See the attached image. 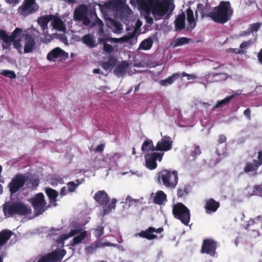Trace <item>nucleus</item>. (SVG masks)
Returning <instances> with one entry per match:
<instances>
[{
  "mask_svg": "<svg viewBox=\"0 0 262 262\" xmlns=\"http://www.w3.org/2000/svg\"><path fill=\"white\" fill-rule=\"evenodd\" d=\"M22 37H24L25 40L24 52L28 53L32 52L35 45L32 35L26 31L23 32L21 28H16L12 32L11 35L9 36L6 31L0 29V39L3 40L2 47L4 49L9 48L12 42L14 48L20 51L22 49L21 44Z\"/></svg>",
  "mask_w": 262,
  "mask_h": 262,
  "instance_id": "nucleus-1",
  "label": "nucleus"
},
{
  "mask_svg": "<svg viewBox=\"0 0 262 262\" xmlns=\"http://www.w3.org/2000/svg\"><path fill=\"white\" fill-rule=\"evenodd\" d=\"M136 2L147 14L151 13L156 20L162 19L174 6L171 0H130V3Z\"/></svg>",
  "mask_w": 262,
  "mask_h": 262,
  "instance_id": "nucleus-2",
  "label": "nucleus"
},
{
  "mask_svg": "<svg viewBox=\"0 0 262 262\" xmlns=\"http://www.w3.org/2000/svg\"><path fill=\"white\" fill-rule=\"evenodd\" d=\"M233 11L229 1H221L219 5L213 8L212 11L203 13L202 17H207L214 22L224 24L231 19Z\"/></svg>",
  "mask_w": 262,
  "mask_h": 262,
  "instance_id": "nucleus-3",
  "label": "nucleus"
},
{
  "mask_svg": "<svg viewBox=\"0 0 262 262\" xmlns=\"http://www.w3.org/2000/svg\"><path fill=\"white\" fill-rule=\"evenodd\" d=\"M158 183L162 184L167 188L174 189L178 183L179 176L177 170L163 169L156 176Z\"/></svg>",
  "mask_w": 262,
  "mask_h": 262,
  "instance_id": "nucleus-4",
  "label": "nucleus"
},
{
  "mask_svg": "<svg viewBox=\"0 0 262 262\" xmlns=\"http://www.w3.org/2000/svg\"><path fill=\"white\" fill-rule=\"evenodd\" d=\"M3 211L6 217H10L15 214L20 216L30 214L32 209L30 206L23 202H6L3 205Z\"/></svg>",
  "mask_w": 262,
  "mask_h": 262,
  "instance_id": "nucleus-5",
  "label": "nucleus"
},
{
  "mask_svg": "<svg viewBox=\"0 0 262 262\" xmlns=\"http://www.w3.org/2000/svg\"><path fill=\"white\" fill-rule=\"evenodd\" d=\"M172 213L174 217L181 221L185 225H188L190 220L189 209L183 203H179L173 205Z\"/></svg>",
  "mask_w": 262,
  "mask_h": 262,
  "instance_id": "nucleus-6",
  "label": "nucleus"
},
{
  "mask_svg": "<svg viewBox=\"0 0 262 262\" xmlns=\"http://www.w3.org/2000/svg\"><path fill=\"white\" fill-rule=\"evenodd\" d=\"M36 216L42 214L48 208L46 201L42 193H38L30 200Z\"/></svg>",
  "mask_w": 262,
  "mask_h": 262,
  "instance_id": "nucleus-7",
  "label": "nucleus"
},
{
  "mask_svg": "<svg viewBox=\"0 0 262 262\" xmlns=\"http://www.w3.org/2000/svg\"><path fill=\"white\" fill-rule=\"evenodd\" d=\"M28 177L21 173L17 174L8 184L11 194L16 193L25 184Z\"/></svg>",
  "mask_w": 262,
  "mask_h": 262,
  "instance_id": "nucleus-8",
  "label": "nucleus"
},
{
  "mask_svg": "<svg viewBox=\"0 0 262 262\" xmlns=\"http://www.w3.org/2000/svg\"><path fill=\"white\" fill-rule=\"evenodd\" d=\"M164 153L153 152L145 156V165L150 170H154L157 167L156 160L161 161L162 160Z\"/></svg>",
  "mask_w": 262,
  "mask_h": 262,
  "instance_id": "nucleus-9",
  "label": "nucleus"
},
{
  "mask_svg": "<svg viewBox=\"0 0 262 262\" xmlns=\"http://www.w3.org/2000/svg\"><path fill=\"white\" fill-rule=\"evenodd\" d=\"M66 254L64 249L56 250L45 255L37 262H57L61 260Z\"/></svg>",
  "mask_w": 262,
  "mask_h": 262,
  "instance_id": "nucleus-10",
  "label": "nucleus"
},
{
  "mask_svg": "<svg viewBox=\"0 0 262 262\" xmlns=\"http://www.w3.org/2000/svg\"><path fill=\"white\" fill-rule=\"evenodd\" d=\"M38 6L33 0H24L18 8V12L24 16H27L38 10Z\"/></svg>",
  "mask_w": 262,
  "mask_h": 262,
  "instance_id": "nucleus-11",
  "label": "nucleus"
},
{
  "mask_svg": "<svg viewBox=\"0 0 262 262\" xmlns=\"http://www.w3.org/2000/svg\"><path fill=\"white\" fill-rule=\"evenodd\" d=\"M68 57V53L57 47L51 50L48 54L47 58L49 61H56L65 60Z\"/></svg>",
  "mask_w": 262,
  "mask_h": 262,
  "instance_id": "nucleus-12",
  "label": "nucleus"
},
{
  "mask_svg": "<svg viewBox=\"0 0 262 262\" xmlns=\"http://www.w3.org/2000/svg\"><path fill=\"white\" fill-rule=\"evenodd\" d=\"M217 248V242L212 239L207 238L203 241L201 247V253L213 256Z\"/></svg>",
  "mask_w": 262,
  "mask_h": 262,
  "instance_id": "nucleus-13",
  "label": "nucleus"
},
{
  "mask_svg": "<svg viewBox=\"0 0 262 262\" xmlns=\"http://www.w3.org/2000/svg\"><path fill=\"white\" fill-rule=\"evenodd\" d=\"M172 141L170 137L165 136L159 141L155 147V149L158 151H166L172 148Z\"/></svg>",
  "mask_w": 262,
  "mask_h": 262,
  "instance_id": "nucleus-14",
  "label": "nucleus"
},
{
  "mask_svg": "<svg viewBox=\"0 0 262 262\" xmlns=\"http://www.w3.org/2000/svg\"><path fill=\"white\" fill-rule=\"evenodd\" d=\"M88 7L84 4L80 5L74 12V19L75 20L81 21V19L88 15Z\"/></svg>",
  "mask_w": 262,
  "mask_h": 262,
  "instance_id": "nucleus-15",
  "label": "nucleus"
},
{
  "mask_svg": "<svg viewBox=\"0 0 262 262\" xmlns=\"http://www.w3.org/2000/svg\"><path fill=\"white\" fill-rule=\"evenodd\" d=\"M106 71L112 70L111 68L112 67H102ZM115 69H114V74L118 77H124L127 73L128 75H130L129 73V67H115Z\"/></svg>",
  "mask_w": 262,
  "mask_h": 262,
  "instance_id": "nucleus-16",
  "label": "nucleus"
},
{
  "mask_svg": "<svg viewBox=\"0 0 262 262\" xmlns=\"http://www.w3.org/2000/svg\"><path fill=\"white\" fill-rule=\"evenodd\" d=\"M220 206L219 202L215 201L213 199H210L206 202L205 209L207 213L215 212Z\"/></svg>",
  "mask_w": 262,
  "mask_h": 262,
  "instance_id": "nucleus-17",
  "label": "nucleus"
},
{
  "mask_svg": "<svg viewBox=\"0 0 262 262\" xmlns=\"http://www.w3.org/2000/svg\"><path fill=\"white\" fill-rule=\"evenodd\" d=\"M94 199L100 205H106L109 201L107 193L103 190L98 191L94 197Z\"/></svg>",
  "mask_w": 262,
  "mask_h": 262,
  "instance_id": "nucleus-18",
  "label": "nucleus"
},
{
  "mask_svg": "<svg viewBox=\"0 0 262 262\" xmlns=\"http://www.w3.org/2000/svg\"><path fill=\"white\" fill-rule=\"evenodd\" d=\"M67 187L64 186L61 188L60 191V195L61 196L66 195L69 193H72L76 191L77 188V185H75V182L71 181L67 184Z\"/></svg>",
  "mask_w": 262,
  "mask_h": 262,
  "instance_id": "nucleus-19",
  "label": "nucleus"
},
{
  "mask_svg": "<svg viewBox=\"0 0 262 262\" xmlns=\"http://www.w3.org/2000/svg\"><path fill=\"white\" fill-rule=\"evenodd\" d=\"M155 228L149 227L145 230L141 231L139 233V235L142 238L148 240H152L157 238V235L154 234Z\"/></svg>",
  "mask_w": 262,
  "mask_h": 262,
  "instance_id": "nucleus-20",
  "label": "nucleus"
},
{
  "mask_svg": "<svg viewBox=\"0 0 262 262\" xmlns=\"http://www.w3.org/2000/svg\"><path fill=\"white\" fill-rule=\"evenodd\" d=\"M45 192L49 198L50 203L53 204L54 206H56L57 205L56 202L58 195V192L53 188L47 187L45 188Z\"/></svg>",
  "mask_w": 262,
  "mask_h": 262,
  "instance_id": "nucleus-21",
  "label": "nucleus"
},
{
  "mask_svg": "<svg viewBox=\"0 0 262 262\" xmlns=\"http://www.w3.org/2000/svg\"><path fill=\"white\" fill-rule=\"evenodd\" d=\"M180 77L181 74L179 73H176L169 76L165 79L160 80L159 83L162 86H166L168 85L172 84L176 80L180 78Z\"/></svg>",
  "mask_w": 262,
  "mask_h": 262,
  "instance_id": "nucleus-22",
  "label": "nucleus"
},
{
  "mask_svg": "<svg viewBox=\"0 0 262 262\" xmlns=\"http://www.w3.org/2000/svg\"><path fill=\"white\" fill-rule=\"evenodd\" d=\"M185 14L182 12L179 14L176 18L174 21L175 27L176 30H182L185 28Z\"/></svg>",
  "mask_w": 262,
  "mask_h": 262,
  "instance_id": "nucleus-23",
  "label": "nucleus"
},
{
  "mask_svg": "<svg viewBox=\"0 0 262 262\" xmlns=\"http://www.w3.org/2000/svg\"><path fill=\"white\" fill-rule=\"evenodd\" d=\"M259 167V164L253 160L252 162H247L246 163L245 166L244 168V171L245 173L256 171Z\"/></svg>",
  "mask_w": 262,
  "mask_h": 262,
  "instance_id": "nucleus-24",
  "label": "nucleus"
},
{
  "mask_svg": "<svg viewBox=\"0 0 262 262\" xmlns=\"http://www.w3.org/2000/svg\"><path fill=\"white\" fill-rule=\"evenodd\" d=\"M82 42L90 48H94L97 46L94 39V36L92 34H88L82 38Z\"/></svg>",
  "mask_w": 262,
  "mask_h": 262,
  "instance_id": "nucleus-25",
  "label": "nucleus"
},
{
  "mask_svg": "<svg viewBox=\"0 0 262 262\" xmlns=\"http://www.w3.org/2000/svg\"><path fill=\"white\" fill-rule=\"evenodd\" d=\"M52 17H53V15L50 14L41 16L38 18V23L43 31L48 29V24L52 20Z\"/></svg>",
  "mask_w": 262,
  "mask_h": 262,
  "instance_id": "nucleus-26",
  "label": "nucleus"
},
{
  "mask_svg": "<svg viewBox=\"0 0 262 262\" xmlns=\"http://www.w3.org/2000/svg\"><path fill=\"white\" fill-rule=\"evenodd\" d=\"M11 235L12 232L10 230H4L0 232V248L7 243Z\"/></svg>",
  "mask_w": 262,
  "mask_h": 262,
  "instance_id": "nucleus-27",
  "label": "nucleus"
},
{
  "mask_svg": "<svg viewBox=\"0 0 262 262\" xmlns=\"http://www.w3.org/2000/svg\"><path fill=\"white\" fill-rule=\"evenodd\" d=\"M106 39L107 38L105 37L104 35L100 36L98 38V43L101 44L103 43V51L107 54H111L113 52L114 49L112 46L105 42Z\"/></svg>",
  "mask_w": 262,
  "mask_h": 262,
  "instance_id": "nucleus-28",
  "label": "nucleus"
},
{
  "mask_svg": "<svg viewBox=\"0 0 262 262\" xmlns=\"http://www.w3.org/2000/svg\"><path fill=\"white\" fill-rule=\"evenodd\" d=\"M53 17H52L51 20H52L51 24L53 28L55 29L62 31L64 29V24L62 20L60 18L54 15H53Z\"/></svg>",
  "mask_w": 262,
  "mask_h": 262,
  "instance_id": "nucleus-29",
  "label": "nucleus"
},
{
  "mask_svg": "<svg viewBox=\"0 0 262 262\" xmlns=\"http://www.w3.org/2000/svg\"><path fill=\"white\" fill-rule=\"evenodd\" d=\"M167 196L166 194L162 190L158 191L154 197V203L158 205H161L165 200Z\"/></svg>",
  "mask_w": 262,
  "mask_h": 262,
  "instance_id": "nucleus-30",
  "label": "nucleus"
},
{
  "mask_svg": "<svg viewBox=\"0 0 262 262\" xmlns=\"http://www.w3.org/2000/svg\"><path fill=\"white\" fill-rule=\"evenodd\" d=\"M234 97L235 95H232L226 97L223 100L217 101L216 104L213 106L212 110H214L215 108H222L224 107V106L227 105Z\"/></svg>",
  "mask_w": 262,
  "mask_h": 262,
  "instance_id": "nucleus-31",
  "label": "nucleus"
},
{
  "mask_svg": "<svg viewBox=\"0 0 262 262\" xmlns=\"http://www.w3.org/2000/svg\"><path fill=\"white\" fill-rule=\"evenodd\" d=\"M153 45L152 38L148 37L143 40L140 44L139 49L148 50L151 49Z\"/></svg>",
  "mask_w": 262,
  "mask_h": 262,
  "instance_id": "nucleus-32",
  "label": "nucleus"
},
{
  "mask_svg": "<svg viewBox=\"0 0 262 262\" xmlns=\"http://www.w3.org/2000/svg\"><path fill=\"white\" fill-rule=\"evenodd\" d=\"M191 190V187L189 185H184V187L179 188L177 190V196L183 198L187 195Z\"/></svg>",
  "mask_w": 262,
  "mask_h": 262,
  "instance_id": "nucleus-33",
  "label": "nucleus"
},
{
  "mask_svg": "<svg viewBox=\"0 0 262 262\" xmlns=\"http://www.w3.org/2000/svg\"><path fill=\"white\" fill-rule=\"evenodd\" d=\"M87 235V231H84L80 233L78 235L75 236L71 241L70 244L72 246H75L79 244L81 241L84 239Z\"/></svg>",
  "mask_w": 262,
  "mask_h": 262,
  "instance_id": "nucleus-34",
  "label": "nucleus"
},
{
  "mask_svg": "<svg viewBox=\"0 0 262 262\" xmlns=\"http://www.w3.org/2000/svg\"><path fill=\"white\" fill-rule=\"evenodd\" d=\"M141 149L142 151H155V147L153 145L152 141L150 140H146L143 143Z\"/></svg>",
  "mask_w": 262,
  "mask_h": 262,
  "instance_id": "nucleus-35",
  "label": "nucleus"
},
{
  "mask_svg": "<svg viewBox=\"0 0 262 262\" xmlns=\"http://www.w3.org/2000/svg\"><path fill=\"white\" fill-rule=\"evenodd\" d=\"M189 40L190 39L185 37H179L175 40L174 47L180 46L187 43L189 42Z\"/></svg>",
  "mask_w": 262,
  "mask_h": 262,
  "instance_id": "nucleus-36",
  "label": "nucleus"
},
{
  "mask_svg": "<svg viewBox=\"0 0 262 262\" xmlns=\"http://www.w3.org/2000/svg\"><path fill=\"white\" fill-rule=\"evenodd\" d=\"M261 24L260 23H256L252 24H250L248 30L250 33H252L254 32H257L260 28Z\"/></svg>",
  "mask_w": 262,
  "mask_h": 262,
  "instance_id": "nucleus-37",
  "label": "nucleus"
},
{
  "mask_svg": "<svg viewBox=\"0 0 262 262\" xmlns=\"http://www.w3.org/2000/svg\"><path fill=\"white\" fill-rule=\"evenodd\" d=\"M188 26H187L186 30L189 31H191L196 26V22L194 18H187Z\"/></svg>",
  "mask_w": 262,
  "mask_h": 262,
  "instance_id": "nucleus-38",
  "label": "nucleus"
},
{
  "mask_svg": "<svg viewBox=\"0 0 262 262\" xmlns=\"http://www.w3.org/2000/svg\"><path fill=\"white\" fill-rule=\"evenodd\" d=\"M1 74L7 77L13 79L15 78L16 76L15 72L13 71L5 70H3Z\"/></svg>",
  "mask_w": 262,
  "mask_h": 262,
  "instance_id": "nucleus-39",
  "label": "nucleus"
},
{
  "mask_svg": "<svg viewBox=\"0 0 262 262\" xmlns=\"http://www.w3.org/2000/svg\"><path fill=\"white\" fill-rule=\"evenodd\" d=\"M96 23L99 26V30L98 32V35L100 36L104 35V32L103 30V22L99 18H98L97 20L96 21Z\"/></svg>",
  "mask_w": 262,
  "mask_h": 262,
  "instance_id": "nucleus-40",
  "label": "nucleus"
},
{
  "mask_svg": "<svg viewBox=\"0 0 262 262\" xmlns=\"http://www.w3.org/2000/svg\"><path fill=\"white\" fill-rule=\"evenodd\" d=\"M104 234V227L99 226L95 230L94 235L96 238H99Z\"/></svg>",
  "mask_w": 262,
  "mask_h": 262,
  "instance_id": "nucleus-41",
  "label": "nucleus"
},
{
  "mask_svg": "<svg viewBox=\"0 0 262 262\" xmlns=\"http://www.w3.org/2000/svg\"><path fill=\"white\" fill-rule=\"evenodd\" d=\"M136 35V32L134 31L132 33H128L127 35L124 36L122 37V40L125 42H128L129 40H130L132 39H133Z\"/></svg>",
  "mask_w": 262,
  "mask_h": 262,
  "instance_id": "nucleus-42",
  "label": "nucleus"
},
{
  "mask_svg": "<svg viewBox=\"0 0 262 262\" xmlns=\"http://www.w3.org/2000/svg\"><path fill=\"white\" fill-rule=\"evenodd\" d=\"M29 184L31 185L30 187L35 188L39 184V180L38 178H32L30 179Z\"/></svg>",
  "mask_w": 262,
  "mask_h": 262,
  "instance_id": "nucleus-43",
  "label": "nucleus"
},
{
  "mask_svg": "<svg viewBox=\"0 0 262 262\" xmlns=\"http://www.w3.org/2000/svg\"><path fill=\"white\" fill-rule=\"evenodd\" d=\"M201 153L200 147L199 146H195L194 150L191 152V156L192 157L195 158L196 156L200 155Z\"/></svg>",
  "mask_w": 262,
  "mask_h": 262,
  "instance_id": "nucleus-44",
  "label": "nucleus"
},
{
  "mask_svg": "<svg viewBox=\"0 0 262 262\" xmlns=\"http://www.w3.org/2000/svg\"><path fill=\"white\" fill-rule=\"evenodd\" d=\"M180 74H181V76H182V77L186 76L187 80L194 79L196 78V77H197L195 74H187L186 73H185V72H183Z\"/></svg>",
  "mask_w": 262,
  "mask_h": 262,
  "instance_id": "nucleus-45",
  "label": "nucleus"
},
{
  "mask_svg": "<svg viewBox=\"0 0 262 262\" xmlns=\"http://www.w3.org/2000/svg\"><path fill=\"white\" fill-rule=\"evenodd\" d=\"M81 229H72L68 233V237H72V236H73L79 233H81Z\"/></svg>",
  "mask_w": 262,
  "mask_h": 262,
  "instance_id": "nucleus-46",
  "label": "nucleus"
},
{
  "mask_svg": "<svg viewBox=\"0 0 262 262\" xmlns=\"http://www.w3.org/2000/svg\"><path fill=\"white\" fill-rule=\"evenodd\" d=\"M251 40H248L247 41H244L240 45V48L241 50H242V49H246L249 47V46L251 45Z\"/></svg>",
  "mask_w": 262,
  "mask_h": 262,
  "instance_id": "nucleus-47",
  "label": "nucleus"
},
{
  "mask_svg": "<svg viewBox=\"0 0 262 262\" xmlns=\"http://www.w3.org/2000/svg\"><path fill=\"white\" fill-rule=\"evenodd\" d=\"M227 140V138L224 135H220L219 136L218 143L219 144H222L225 143Z\"/></svg>",
  "mask_w": 262,
  "mask_h": 262,
  "instance_id": "nucleus-48",
  "label": "nucleus"
},
{
  "mask_svg": "<svg viewBox=\"0 0 262 262\" xmlns=\"http://www.w3.org/2000/svg\"><path fill=\"white\" fill-rule=\"evenodd\" d=\"M257 158L258 160L254 159V160L256 162V163H259L260 166L262 165V150L258 151Z\"/></svg>",
  "mask_w": 262,
  "mask_h": 262,
  "instance_id": "nucleus-49",
  "label": "nucleus"
},
{
  "mask_svg": "<svg viewBox=\"0 0 262 262\" xmlns=\"http://www.w3.org/2000/svg\"><path fill=\"white\" fill-rule=\"evenodd\" d=\"M186 14H187V18L190 19L191 18L194 17L193 12L190 8H189L187 9Z\"/></svg>",
  "mask_w": 262,
  "mask_h": 262,
  "instance_id": "nucleus-50",
  "label": "nucleus"
},
{
  "mask_svg": "<svg viewBox=\"0 0 262 262\" xmlns=\"http://www.w3.org/2000/svg\"><path fill=\"white\" fill-rule=\"evenodd\" d=\"M146 13L147 15H148V14H147L146 12ZM150 14H151V13H150L149 14V15ZM145 19H146V22H147L148 24H150V25H151V24H153V23H154V20H153V18H152V17H151L149 16H148V15H145Z\"/></svg>",
  "mask_w": 262,
  "mask_h": 262,
  "instance_id": "nucleus-51",
  "label": "nucleus"
},
{
  "mask_svg": "<svg viewBox=\"0 0 262 262\" xmlns=\"http://www.w3.org/2000/svg\"><path fill=\"white\" fill-rule=\"evenodd\" d=\"M104 205V206L103 207V210H104V213H109L110 212H111L112 211V209L113 208L111 207V205Z\"/></svg>",
  "mask_w": 262,
  "mask_h": 262,
  "instance_id": "nucleus-52",
  "label": "nucleus"
},
{
  "mask_svg": "<svg viewBox=\"0 0 262 262\" xmlns=\"http://www.w3.org/2000/svg\"><path fill=\"white\" fill-rule=\"evenodd\" d=\"M244 114L247 118L248 119H251V111L249 108L246 109L244 111Z\"/></svg>",
  "mask_w": 262,
  "mask_h": 262,
  "instance_id": "nucleus-53",
  "label": "nucleus"
},
{
  "mask_svg": "<svg viewBox=\"0 0 262 262\" xmlns=\"http://www.w3.org/2000/svg\"><path fill=\"white\" fill-rule=\"evenodd\" d=\"M104 148V145L103 144H101L97 146L95 149V151L102 152Z\"/></svg>",
  "mask_w": 262,
  "mask_h": 262,
  "instance_id": "nucleus-54",
  "label": "nucleus"
},
{
  "mask_svg": "<svg viewBox=\"0 0 262 262\" xmlns=\"http://www.w3.org/2000/svg\"><path fill=\"white\" fill-rule=\"evenodd\" d=\"M81 21H83V24L85 25H88L90 24V20L88 17V15L85 16V17H84L82 19H81Z\"/></svg>",
  "mask_w": 262,
  "mask_h": 262,
  "instance_id": "nucleus-55",
  "label": "nucleus"
},
{
  "mask_svg": "<svg viewBox=\"0 0 262 262\" xmlns=\"http://www.w3.org/2000/svg\"><path fill=\"white\" fill-rule=\"evenodd\" d=\"M114 26L118 31H121L122 29V25L119 22L115 23Z\"/></svg>",
  "mask_w": 262,
  "mask_h": 262,
  "instance_id": "nucleus-56",
  "label": "nucleus"
},
{
  "mask_svg": "<svg viewBox=\"0 0 262 262\" xmlns=\"http://www.w3.org/2000/svg\"><path fill=\"white\" fill-rule=\"evenodd\" d=\"M257 57L259 61L262 64V48L258 53Z\"/></svg>",
  "mask_w": 262,
  "mask_h": 262,
  "instance_id": "nucleus-57",
  "label": "nucleus"
},
{
  "mask_svg": "<svg viewBox=\"0 0 262 262\" xmlns=\"http://www.w3.org/2000/svg\"><path fill=\"white\" fill-rule=\"evenodd\" d=\"M6 2L10 4H16L19 2V0H5Z\"/></svg>",
  "mask_w": 262,
  "mask_h": 262,
  "instance_id": "nucleus-58",
  "label": "nucleus"
},
{
  "mask_svg": "<svg viewBox=\"0 0 262 262\" xmlns=\"http://www.w3.org/2000/svg\"><path fill=\"white\" fill-rule=\"evenodd\" d=\"M249 30H247V31H242L240 33L239 36H245L246 35H248L250 34Z\"/></svg>",
  "mask_w": 262,
  "mask_h": 262,
  "instance_id": "nucleus-59",
  "label": "nucleus"
},
{
  "mask_svg": "<svg viewBox=\"0 0 262 262\" xmlns=\"http://www.w3.org/2000/svg\"><path fill=\"white\" fill-rule=\"evenodd\" d=\"M117 202V200L116 199H113L111 201V203L110 204L111 205L112 208L114 209L116 207V203Z\"/></svg>",
  "mask_w": 262,
  "mask_h": 262,
  "instance_id": "nucleus-60",
  "label": "nucleus"
},
{
  "mask_svg": "<svg viewBox=\"0 0 262 262\" xmlns=\"http://www.w3.org/2000/svg\"><path fill=\"white\" fill-rule=\"evenodd\" d=\"M234 52L236 54H243V50H239L238 49H233Z\"/></svg>",
  "mask_w": 262,
  "mask_h": 262,
  "instance_id": "nucleus-61",
  "label": "nucleus"
},
{
  "mask_svg": "<svg viewBox=\"0 0 262 262\" xmlns=\"http://www.w3.org/2000/svg\"><path fill=\"white\" fill-rule=\"evenodd\" d=\"M163 231V228L162 227L159 228L158 229L155 228L154 233L156 232L157 233H160Z\"/></svg>",
  "mask_w": 262,
  "mask_h": 262,
  "instance_id": "nucleus-62",
  "label": "nucleus"
},
{
  "mask_svg": "<svg viewBox=\"0 0 262 262\" xmlns=\"http://www.w3.org/2000/svg\"><path fill=\"white\" fill-rule=\"evenodd\" d=\"M93 73L95 74H99L101 73L102 74H103L102 72L100 73V70L99 69H95L93 70Z\"/></svg>",
  "mask_w": 262,
  "mask_h": 262,
  "instance_id": "nucleus-63",
  "label": "nucleus"
},
{
  "mask_svg": "<svg viewBox=\"0 0 262 262\" xmlns=\"http://www.w3.org/2000/svg\"><path fill=\"white\" fill-rule=\"evenodd\" d=\"M81 181L79 180V179H77L76 180V183L75 182V185H77V188L78 187V186L81 184Z\"/></svg>",
  "mask_w": 262,
  "mask_h": 262,
  "instance_id": "nucleus-64",
  "label": "nucleus"
}]
</instances>
